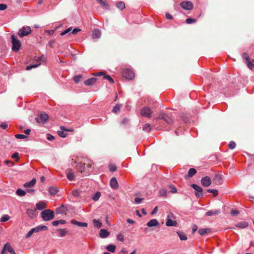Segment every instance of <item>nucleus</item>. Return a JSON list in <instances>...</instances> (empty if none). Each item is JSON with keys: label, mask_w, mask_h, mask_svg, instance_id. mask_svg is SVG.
Wrapping results in <instances>:
<instances>
[{"label": "nucleus", "mask_w": 254, "mask_h": 254, "mask_svg": "<svg viewBox=\"0 0 254 254\" xmlns=\"http://www.w3.org/2000/svg\"><path fill=\"white\" fill-rule=\"evenodd\" d=\"M71 223L79 227H86L88 226V224L86 222H81L74 220H72Z\"/></svg>", "instance_id": "16"}, {"label": "nucleus", "mask_w": 254, "mask_h": 254, "mask_svg": "<svg viewBox=\"0 0 254 254\" xmlns=\"http://www.w3.org/2000/svg\"><path fill=\"white\" fill-rule=\"evenodd\" d=\"M97 81V78L93 77L90 78L84 81V84L87 86L93 85Z\"/></svg>", "instance_id": "15"}, {"label": "nucleus", "mask_w": 254, "mask_h": 254, "mask_svg": "<svg viewBox=\"0 0 254 254\" xmlns=\"http://www.w3.org/2000/svg\"><path fill=\"white\" fill-rule=\"evenodd\" d=\"M191 187L195 190V195L196 197H199L203 196V190L200 187L195 184L191 185Z\"/></svg>", "instance_id": "10"}, {"label": "nucleus", "mask_w": 254, "mask_h": 254, "mask_svg": "<svg viewBox=\"0 0 254 254\" xmlns=\"http://www.w3.org/2000/svg\"><path fill=\"white\" fill-rule=\"evenodd\" d=\"M61 130L58 131V135L62 137H65L67 135V133L64 132V130H67L64 127L61 126L60 127Z\"/></svg>", "instance_id": "21"}, {"label": "nucleus", "mask_w": 254, "mask_h": 254, "mask_svg": "<svg viewBox=\"0 0 254 254\" xmlns=\"http://www.w3.org/2000/svg\"><path fill=\"white\" fill-rule=\"evenodd\" d=\"M10 219V217L8 215H3L0 218V222H4L8 221Z\"/></svg>", "instance_id": "41"}, {"label": "nucleus", "mask_w": 254, "mask_h": 254, "mask_svg": "<svg viewBox=\"0 0 254 254\" xmlns=\"http://www.w3.org/2000/svg\"><path fill=\"white\" fill-rule=\"evenodd\" d=\"M211 229L209 228H203L199 229L198 230V233L201 236H203L209 232H210Z\"/></svg>", "instance_id": "26"}, {"label": "nucleus", "mask_w": 254, "mask_h": 254, "mask_svg": "<svg viewBox=\"0 0 254 254\" xmlns=\"http://www.w3.org/2000/svg\"><path fill=\"white\" fill-rule=\"evenodd\" d=\"M6 252H9L11 254H15V251L8 243L4 245L1 252V254H4V253Z\"/></svg>", "instance_id": "12"}, {"label": "nucleus", "mask_w": 254, "mask_h": 254, "mask_svg": "<svg viewBox=\"0 0 254 254\" xmlns=\"http://www.w3.org/2000/svg\"><path fill=\"white\" fill-rule=\"evenodd\" d=\"M201 185L205 187H209L211 184V180L209 177L205 176L201 180Z\"/></svg>", "instance_id": "13"}, {"label": "nucleus", "mask_w": 254, "mask_h": 254, "mask_svg": "<svg viewBox=\"0 0 254 254\" xmlns=\"http://www.w3.org/2000/svg\"><path fill=\"white\" fill-rule=\"evenodd\" d=\"M101 35V31L97 29H95L92 32V36L93 38H99Z\"/></svg>", "instance_id": "25"}, {"label": "nucleus", "mask_w": 254, "mask_h": 254, "mask_svg": "<svg viewBox=\"0 0 254 254\" xmlns=\"http://www.w3.org/2000/svg\"><path fill=\"white\" fill-rule=\"evenodd\" d=\"M72 30V27H69L68 28H67V29H66L65 30H64V31L62 32L61 33V35L62 36H64V35H65V34H68L70 32H71Z\"/></svg>", "instance_id": "48"}, {"label": "nucleus", "mask_w": 254, "mask_h": 254, "mask_svg": "<svg viewBox=\"0 0 254 254\" xmlns=\"http://www.w3.org/2000/svg\"><path fill=\"white\" fill-rule=\"evenodd\" d=\"M123 75L127 79L131 80L134 77V73L131 70L127 68L123 70Z\"/></svg>", "instance_id": "8"}, {"label": "nucleus", "mask_w": 254, "mask_h": 254, "mask_svg": "<svg viewBox=\"0 0 254 254\" xmlns=\"http://www.w3.org/2000/svg\"><path fill=\"white\" fill-rule=\"evenodd\" d=\"M117 6L119 9L123 10L125 8V4L124 2L121 1L117 3Z\"/></svg>", "instance_id": "40"}, {"label": "nucleus", "mask_w": 254, "mask_h": 254, "mask_svg": "<svg viewBox=\"0 0 254 254\" xmlns=\"http://www.w3.org/2000/svg\"><path fill=\"white\" fill-rule=\"evenodd\" d=\"M230 213L232 216H237L239 214V211L236 210H232Z\"/></svg>", "instance_id": "56"}, {"label": "nucleus", "mask_w": 254, "mask_h": 254, "mask_svg": "<svg viewBox=\"0 0 254 254\" xmlns=\"http://www.w3.org/2000/svg\"><path fill=\"white\" fill-rule=\"evenodd\" d=\"M197 229V226L196 225H193L192 227V232L194 233L196 231Z\"/></svg>", "instance_id": "64"}, {"label": "nucleus", "mask_w": 254, "mask_h": 254, "mask_svg": "<svg viewBox=\"0 0 254 254\" xmlns=\"http://www.w3.org/2000/svg\"><path fill=\"white\" fill-rule=\"evenodd\" d=\"M249 225V224L247 222H240L236 224L235 226L239 228L244 229L247 227Z\"/></svg>", "instance_id": "23"}, {"label": "nucleus", "mask_w": 254, "mask_h": 254, "mask_svg": "<svg viewBox=\"0 0 254 254\" xmlns=\"http://www.w3.org/2000/svg\"><path fill=\"white\" fill-rule=\"evenodd\" d=\"M142 199H143V198H141L139 197H136L134 199V202L136 204H139V203H141Z\"/></svg>", "instance_id": "61"}, {"label": "nucleus", "mask_w": 254, "mask_h": 254, "mask_svg": "<svg viewBox=\"0 0 254 254\" xmlns=\"http://www.w3.org/2000/svg\"><path fill=\"white\" fill-rule=\"evenodd\" d=\"M7 5L5 4H0V10H4L7 8Z\"/></svg>", "instance_id": "60"}, {"label": "nucleus", "mask_w": 254, "mask_h": 254, "mask_svg": "<svg viewBox=\"0 0 254 254\" xmlns=\"http://www.w3.org/2000/svg\"><path fill=\"white\" fill-rule=\"evenodd\" d=\"M220 213V210H210L206 213L207 216H212L218 214Z\"/></svg>", "instance_id": "28"}, {"label": "nucleus", "mask_w": 254, "mask_h": 254, "mask_svg": "<svg viewBox=\"0 0 254 254\" xmlns=\"http://www.w3.org/2000/svg\"><path fill=\"white\" fill-rule=\"evenodd\" d=\"M242 57L245 61V63L250 69H252L254 68V60L251 59L248 53H243Z\"/></svg>", "instance_id": "5"}, {"label": "nucleus", "mask_w": 254, "mask_h": 254, "mask_svg": "<svg viewBox=\"0 0 254 254\" xmlns=\"http://www.w3.org/2000/svg\"><path fill=\"white\" fill-rule=\"evenodd\" d=\"M152 112L151 109L147 107H145L141 109L140 111V115L142 116L146 117L147 118H151V115Z\"/></svg>", "instance_id": "9"}, {"label": "nucleus", "mask_w": 254, "mask_h": 254, "mask_svg": "<svg viewBox=\"0 0 254 254\" xmlns=\"http://www.w3.org/2000/svg\"><path fill=\"white\" fill-rule=\"evenodd\" d=\"M93 222L94 227L99 228L102 226V224L100 220L94 219Z\"/></svg>", "instance_id": "33"}, {"label": "nucleus", "mask_w": 254, "mask_h": 254, "mask_svg": "<svg viewBox=\"0 0 254 254\" xmlns=\"http://www.w3.org/2000/svg\"><path fill=\"white\" fill-rule=\"evenodd\" d=\"M65 223V220H56L52 222V224L54 226H57L59 224H64Z\"/></svg>", "instance_id": "37"}, {"label": "nucleus", "mask_w": 254, "mask_h": 254, "mask_svg": "<svg viewBox=\"0 0 254 254\" xmlns=\"http://www.w3.org/2000/svg\"><path fill=\"white\" fill-rule=\"evenodd\" d=\"M160 194L162 196H166L167 195V190L165 189H162L159 191Z\"/></svg>", "instance_id": "55"}, {"label": "nucleus", "mask_w": 254, "mask_h": 254, "mask_svg": "<svg viewBox=\"0 0 254 254\" xmlns=\"http://www.w3.org/2000/svg\"><path fill=\"white\" fill-rule=\"evenodd\" d=\"M122 105L121 104H118L116 105L115 107L113 108L112 112L114 113H117L120 111L121 108H122Z\"/></svg>", "instance_id": "34"}, {"label": "nucleus", "mask_w": 254, "mask_h": 254, "mask_svg": "<svg viewBox=\"0 0 254 254\" xmlns=\"http://www.w3.org/2000/svg\"><path fill=\"white\" fill-rule=\"evenodd\" d=\"M59 191V189L56 187H51L49 189V192L51 195H55Z\"/></svg>", "instance_id": "27"}, {"label": "nucleus", "mask_w": 254, "mask_h": 254, "mask_svg": "<svg viewBox=\"0 0 254 254\" xmlns=\"http://www.w3.org/2000/svg\"><path fill=\"white\" fill-rule=\"evenodd\" d=\"M110 186L115 190H117L119 188L118 183L115 178H112L110 180Z\"/></svg>", "instance_id": "14"}, {"label": "nucleus", "mask_w": 254, "mask_h": 254, "mask_svg": "<svg viewBox=\"0 0 254 254\" xmlns=\"http://www.w3.org/2000/svg\"><path fill=\"white\" fill-rule=\"evenodd\" d=\"M148 227H151L159 225V222L156 219H151L146 224Z\"/></svg>", "instance_id": "19"}, {"label": "nucleus", "mask_w": 254, "mask_h": 254, "mask_svg": "<svg viewBox=\"0 0 254 254\" xmlns=\"http://www.w3.org/2000/svg\"><path fill=\"white\" fill-rule=\"evenodd\" d=\"M34 233L39 232L40 231H46L48 230V227L45 225H39L35 228H32Z\"/></svg>", "instance_id": "18"}, {"label": "nucleus", "mask_w": 254, "mask_h": 254, "mask_svg": "<svg viewBox=\"0 0 254 254\" xmlns=\"http://www.w3.org/2000/svg\"><path fill=\"white\" fill-rule=\"evenodd\" d=\"M80 31H81L80 29L76 28L73 29V30L72 29L71 33L72 34H76V33H77L78 32H80Z\"/></svg>", "instance_id": "57"}, {"label": "nucleus", "mask_w": 254, "mask_h": 254, "mask_svg": "<svg viewBox=\"0 0 254 254\" xmlns=\"http://www.w3.org/2000/svg\"><path fill=\"white\" fill-rule=\"evenodd\" d=\"M32 32L31 28L29 26L22 27L18 32V35L20 37H23L29 35Z\"/></svg>", "instance_id": "6"}, {"label": "nucleus", "mask_w": 254, "mask_h": 254, "mask_svg": "<svg viewBox=\"0 0 254 254\" xmlns=\"http://www.w3.org/2000/svg\"><path fill=\"white\" fill-rule=\"evenodd\" d=\"M166 225L167 226H176L177 222L176 217L172 212H169L167 215Z\"/></svg>", "instance_id": "2"}, {"label": "nucleus", "mask_w": 254, "mask_h": 254, "mask_svg": "<svg viewBox=\"0 0 254 254\" xmlns=\"http://www.w3.org/2000/svg\"><path fill=\"white\" fill-rule=\"evenodd\" d=\"M38 64H32V65H30L29 66H27L26 68V70H30L32 68H35V67H37L38 66Z\"/></svg>", "instance_id": "58"}, {"label": "nucleus", "mask_w": 254, "mask_h": 254, "mask_svg": "<svg viewBox=\"0 0 254 254\" xmlns=\"http://www.w3.org/2000/svg\"><path fill=\"white\" fill-rule=\"evenodd\" d=\"M97 1L105 8H108L109 6L106 0H97Z\"/></svg>", "instance_id": "35"}, {"label": "nucleus", "mask_w": 254, "mask_h": 254, "mask_svg": "<svg viewBox=\"0 0 254 254\" xmlns=\"http://www.w3.org/2000/svg\"><path fill=\"white\" fill-rule=\"evenodd\" d=\"M36 183V179H33L30 182L26 183L24 185V187L26 188H30L31 187H33Z\"/></svg>", "instance_id": "24"}, {"label": "nucleus", "mask_w": 254, "mask_h": 254, "mask_svg": "<svg viewBox=\"0 0 254 254\" xmlns=\"http://www.w3.org/2000/svg\"><path fill=\"white\" fill-rule=\"evenodd\" d=\"M46 207V204L43 201H40L37 203L36 205V208L38 210H42L45 208Z\"/></svg>", "instance_id": "22"}, {"label": "nucleus", "mask_w": 254, "mask_h": 254, "mask_svg": "<svg viewBox=\"0 0 254 254\" xmlns=\"http://www.w3.org/2000/svg\"><path fill=\"white\" fill-rule=\"evenodd\" d=\"M109 232L105 229H102L100 231L99 236L101 238H106L109 235Z\"/></svg>", "instance_id": "17"}, {"label": "nucleus", "mask_w": 254, "mask_h": 254, "mask_svg": "<svg viewBox=\"0 0 254 254\" xmlns=\"http://www.w3.org/2000/svg\"><path fill=\"white\" fill-rule=\"evenodd\" d=\"M164 121L167 123V124H171L172 123V120L171 118H170L169 116L166 115Z\"/></svg>", "instance_id": "52"}, {"label": "nucleus", "mask_w": 254, "mask_h": 254, "mask_svg": "<svg viewBox=\"0 0 254 254\" xmlns=\"http://www.w3.org/2000/svg\"><path fill=\"white\" fill-rule=\"evenodd\" d=\"M78 163L76 166L77 170L83 177L89 176L93 171V162L92 160L85 157H81L77 159V161L74 162Z\"/></svg>", "instance_id": "1"}, {"label": "nucleus", "mask_w": 254, "mask_h": 254, "mask_svg": "<svg viewBox=\"0 0 254 254\" xmlns=\"http://www.w3.org/2000/svg\"><path fill=\"white\" fill-rule=\"evenodd\" d=\"M180 6L185 10H190L193 8L192 2L190 1H184L180 3Z\"/></svg>", "instance_id": "11"}, {"label": "nucleus", "mask_w": 254, "mask_h": 254, "mask_svg": "<svg viewBox=\"0 0 254 254\" xmlns=\"http://www.w3.org/2000/svg\"><path fill=\"white\" fill-rule=\"evenodd\" d=\"M26 213L30 218H33L35 216V210L27 209Z\"/></svg>", "instance_id": "30"}, {"label": "nucleus", "mask_w": 254, "mask_h": 254, "mask_svg": "<svg viewBox=\"0 0 254 254\" xmlns=\"http://www.w3.org/2000/svg\"><path fill=\"white\" fill-rule=\"evenodd\" d=\"M196 173V170L194 168H190L189 169L188 173V177H192L193 175H194Z\"/></svg>", "instance_id": "31"}, {"label": "nucleus", "mask_w": 254, "mask_h": 254, "mask_svg": "<svg viewBox=\"0 0 254 254\" xmlns=\"http://www.w3.org/2000/svg\"><path fill=\"white\" fill-rule=\"evenodd\" d=\"M0 127L3 129H5L7 128L8 125L5 123H2L0 124Z\"/></svg>", "instance_id": "59"}, {"label": "nucleus", "mask_w": 254, "mask_h": 254, "mask_svg": "<svg viewBox=\"0 0 254 254\" xmlns=\"http://www.w3.org/2000/svg\"><path fill=\"white\" fill-rule=\"evenodd\" d=\"M236 143L234 141H230L229 144V148L230 149H233L235 148L236 147Z\"/></svg>", "instance_id": "49"}, {"label": "nucleus", "mask_w": 254, "mask_h": 254, "mask_svg": "<svg viewBox=\"0 0 254 254\" xmlns=\"http://www.w3.org/2000/svg\"><path fill=\"white\" fill-rule=\"evenodd\" d=\"M16 193L18 196H23L25 195L26 192L22 189H18L16 191Z\"/></svg>", "instance_id": "36"}, {"label": "nucleus", "mask_w": 254, "mask_h": 254, "mask_svg": "<svg viewBox=\"0 0 254 254\" xmlns=\"http://www.w3.org/2000/svg\"><path fill=\"white\" fill-rule=\"evenodd\" d=\"M196 21V20L195 19H193L191 18H187L186 20V22L188 24H191L193 23H195Z\"/></svg>", "instance_id": "47"}, {"label": "nucleus", "mask_w": 254, "mask_h": 254, "mask_svg": "<svg viewBox=\"0 0 254 254\" xmlns=\"http://www.w3.org/2000/svg\"><path fill=\"white\" fill-rule=\"evenodd\" d=\"M34 231L33 230V229H31L28 233L25 236V238H29V237H30L31 236V235L34 233Z\"/></svg>", "instance_id": "54"}, {"label": "nucleus", "mask_w": 254, "mask_h": 254, "mask_svg": "<svg viewBox=\"0 0 254 254\" xmlns=\"http://www.w3.org/2000/svg\"><path fill=\"white\" fill-rule=\"evenodd\" d=\"M80 192L78 190H74L72 191V194L74 197H78L80 195Z\"/></svg>", "instance_id": "43"}, {"label": "nucleus", "mask_w": 254, "mask_h": 254, "mask_svg": "<svg viewBox=\"0 0 254 254\" xmlns=\"http://www.w3.org/2000/svg\"><path fill=\"white\" fill-rule=\"evenodd\" d=\"M178 236L179 237L181 240L185 241L187 240L188 238L186 235L183 232H177Z\"/></svg>", "instance_id": "29"}, {"label": "nucleus", "mask_w": 254, "mask_h": 254, "mask_svg": "<svg viewBox=\"0 0 254 254\" xmlns=\"http://www.w3.org/2000/svg\"><path fill=\"white\" fill-rule=\"evenodd\" d=\"M103 78L105 79H107L111 83H114V81L113 79L110 75H104L103 76Z\"/></svg>", "instance_id": "46"}, {"label": "nucleus", "mask_w": 254, "mask_h": 254, "mask_svg": "<svg viewBox=\"0 0 254 254\" xmlns=\"http://www.w3.org/2000/svg\"><path fill=\"white\" fill-rule=\"evenodd\" d=\"M207 191L208 192L213 193L214 196H217L218 193V191L217 190L208 189Z\"/></svg>", "instance_id": "45"}, {"label": "nucleus", "mask_w": 254, "mask_h": 254, "mask_svg": "<svg viewBox=\"0 0 254 254\" xmlns=\"http://www.w3.org/2000/svg\"><path fill=\"white\" fill-rule=\"evenodd\" d=\"M26 191L31 194H33L35 192V190L33 189L30 188H26Z\"/></svg>", "instance_id": "63"}, {"label": "nucleus", "mask_w": 254, "mask_h": 254, "mask_svg": "<svg viewBox=\"0 0 254 254\" xmlns=\"http://www.w3.org/2000/svg\"><path fill=\"white\" fill-rule=\"evenodd\" d=\"M142 129L144 131L146 132H149L151 130V127L150 124H146L144 125V126L142 127Z\"/></svg>", "instance_id": "39"}, {"label": "nucleus", "mask_w": 254, "mask_h": 254, "mask_svg": "<svg viewBox=\"0 0 254 254\" xmlns=\"http://www.w3.org/2000/svg\"><path fill=\"white\" fill-rule=\"evenodd\" d=\"M15 137L18 139H25V138H27V136L23 135V134H16L15 135Z\"/></svg>", "instance_id": "53"}, {"label": "nucleus", "mask_w": 254, "mask_h": 254, "mask_svg": "<svg viewBox=\"0 0 254 254\" xmlns=\"http://www.w3.org/2000/svg\"><path fill=\"white\" fill-rule=\"evenodd\" d=\"M48 118L49 116L48 114L45 113H40L38 117L36 118V120L39 124H44L48 120Z\"/></svg>", "instance_id": "7"}, {"label": "nucleus", "mask_w": 254, "mask_h": 254, "mask_svg": "<svg viewBox=\"0 0 254 254\" xmlns=\"http://www.w3.org/2000/svg\"><path fill=\"white\" fill-rule=\"evenodd\" d=\"M59 232L61 237H64L66 234L67 230L66 229H61L59 230Z\"/></svg>", "instance_id": "42"}, {"label": "nucleus", "mask_w": 254, "mask_h": 254, "mask_svg": "<svg viewBox=\"0 0 254 254\" xmlns=\"http://www.w3.org/2000/svg\"><path fill=\"white\" fill-rule=\"evenodd\" d=\"M170 188L171 189V191L172 193H176L177 191V189L174 186H171Z\"/></svg>", "instance_id": "62"}, {"label": "nucleus", "mask_w": 254, "mask_h": 254, "mask_svg": "<svg viewBox=\"0 0 254 254\" xmlns=\"http://www.w3.org/2000/svg\"><path fill=\"white\" fill-rule=\"evenodd\" d=\"M101 196V193L99 191L96 192L92 196V199L94 201H97Z\"/></svg>", "instance_id": "38"}, {"label": "nucleus", "mask_w": 254, "mask_h": 254, "mask_svg": "<svg viewBox=\"0 0 254 254\" xmlns=\"http://www.w3.org/2000/svg\"><path fill=\"white\" fill-rule=\"evenodd\" d=\"M117 239L118 240L121 241V242H124V236L123 234H120L117 235Z\"/></svg>", "instance_id": "50"}, {"label": "nucleus", "mask_w": 254, "mask_h": 254, "mask_svg": "<svg viewBox=\"0 0 254 254\" xmlns=\"http://www.w3.org/2000/svg\"><path fill=\"white\" fill-rule=\"evenodd\" d=\"M109 170L111 172H115L117 170V167L114 164H111L109 166Z\"/></svg>", "instance_id": "51"}, {"label": "nucleus", "mask_w": 254, "mask_h": 254, "mask_svg": "<svg viewBox=\"0 0 254 254\" xmlns=\"http://www.w3.org/2000/svg\"><path fill=\"white\" fill-rule=\"evenodd\" d=\"M41 216L44 221H49L53 219L54 217V212L51 209H46L41 213Z\"/></svg>", "instance_id": "3"}, {"label": "nucleus", "mask_w": 254, "mask_h": 254, "mask_svg": "<svg viewBox=\"0 0 254 254\" xmlns=\"http://www.w3.org/2000/svg\"><path fill=\"white\" fill-rule=\"evenodd\" d=\"M82 76L80 75H76L73 77V80L76 83H78L81 80Z\"/></svg>", "instance_id": "44"}, {"label": "nucleus", "mask_w": 254, "mask_h": 254, "mask_svg": "<svg viewBox=\"0 0 254 254\" xmlns=\"http://www.w3.org/2000/svg\"><path fill=\"white\" fill-rule=\"evenodd\" d=\"M116 246L114 245H108L107 247H106V249L111 252V253H114L115 252V250H116Z\"/></svg>", "instance_id": "32"}, {"label": "nucleus", "mask_w": 254, "mask_h": 254, "mask_svg": "<svg viewBox=\"0 0 254 254\" xmlns=\"http://www.w3.org/2000/svg\"><path fill=\"white\" fill-rule=\"evenodd\" d=\"M66 177L69 181H73L75 179V175L71 169H69L66 173Z\"/></svg>", "instance_id": "20"}, {"label": "nucleus", "mask_w": 254, "mask_h": 254, "mask_svg": "<svg viewBox=\"0 0 254 254\" xmlns=\"http://www.w3.org/2000/svg\"><path fill=\"white\" fill-rule=\"evenodd\" d=\"M12 50L14 52H17L21 47V42L13 35H11Z\"/></svg>", "instance_id": "4"}]
</instances>
